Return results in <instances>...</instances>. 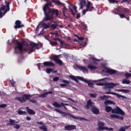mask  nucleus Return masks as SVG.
Here are the masks:
<instances>
[{
  "instance_id": "obj_33",
  "label": "nucleus",
  "mask_w": 131,
  "mask_h": 131,
  "mask_svg": "<svg viewBox=\"0 0 131 131\" xmlns=\"http://www.w3.org/2000/svg\"><path fill=\"white\" fill-rule=\"evenodd\" d=\"M17 113L19 115H26L27 114L26 112L22 111L21 110H18Z\"/></svg>"
},
{
  "instance_id": "obj_26",
  "label": "nucleus",
  "mask_w": 131,
  "mask_h": 131,
  "mask_svg": "<svg viewBox=\"0 0 131 131\" xmlns=\"http://www.w3.org/2000/svg\"><path fill=\"white\" fill-rule=\"evenodd\" d=\"M106 73L110 74L111 75L116 74L117 73V71L113 69H106L105 71Z\"/></svg>"
},
{
  "instance_id": "obj_2",
  "label": "nucleus",
  "mask_w": 131,
  "mask_h": 131,
  "mask_svg": "<svg viewBox=\"0 0 131 131\" xmlns=\"http://www.w3.org/2000/svg\"><path fill=\"white\" fill-rule=\"evenodd\" d=\"M32 97V95L29 94H23L22 96L16 97L14 98V99L19 101L20 103H24L26 102V100H29L30 102L33 103H36L37 101L35 99H30V98Z\"/></svg>"
},
{
  "instance_id": "obj_29",
  "label": "nucleus",
  "mask_w": 131,
  "mask_h": 131,
  "mask_svg": "<svg viewBox=\"0 0 131 131\" xmlns=\"http://www.w3.org/2000/svg\"><path fill=\"white\" fill-rule=\"evenodd\" d=\"M85 4H86L85 0H82V1L80 2V3H79L80 9H83V6Z\"/></svg>"
},
{
  "instance_id": "obj_48",
  "label": "nucleus",
  "mask_w": 131,
  "mask_h": 131,
  "mask_svg": "<svg viewBox=\"0 0 131 131\" xmlns=\"http://www.w3.org/2000/svg\"><path fill=\"white\" fill-rule=\"evenodd\" d=\"M123 3H127L128 5H130V3H129V0H122L121 4H123Z\"/></svg>"
},
{
  "instance_id": "obj_32",
  "label": "nucleus",
  "mask_w": 131,
  "mask_h": 131,
  "mask_svg": "<svg viewBox=\"0 0 131 131\" xmlns=\"http://www.w3.org/2000/svg\"><path fill=\"white\" fill-rule=\"evenodd\" d=\"M122 84H129L130 83V81L127 79H124L122 80Z\"/></svg>"
},
{
  "instance_id": "obj_51",
  "label": "nucleus",
  "mask_w": 131,
  "mask_h": 131,
  "mask_svg": "<svg viewBox=\"0 0 131 131\" xmlns=\"http://www.w3.org/2000/svg\"><path fill=\"white\" fill-rule=\"evenodd\" d=\"M20 125L19 124H16L14 125V126H13V128L16 129H19V128H20Z\"/></svg>"
},
{
  "instance_id": "obj_60",
  "label": "nucleus",
  "mask_w": 131,
  "mask_h": 131,
  "mask_svg": "<svg viewBox=\"0 0 131 131\" xmlns=\"http://www.w3.org/2000/svg\"><path fill=\"white\" fill-rule=\"evenodd\" d=\"M59 77H55V78H53V80L54 81H57L58 80H59Z\"/></svg>"
},
{
  "instance_id": "obj_6",
  "label": "nucleus",
  "mask_w": 131,
  "mask_h": 131,
  "mask_svg": "<svg viewBox=\"0 0 131 131\" xmlns=\"http://www.w3.org/2000/svg\"><path fill=\"white\" fill-rule=\"evenodd\" d=\"M95 10V7L93 6V3L90 1H88L86 5V9L82 10V13L83 15H85L86 12H92Z\"/></svg>"
},
{
  "instance_id": "obj_14",
  "label": "nucleus",
  "mask_w": 131,
  "mask_h": 131,
  "mask_svg": "<svg viewBox=\"0 0 131 131\" xmlns=\"http://www.w3.org/2000/svg\"><path fill=\"white\" fill-rule=\"evenodd\" d=\"M106 94H112L115 96H117V98H119V99H121V100H123L127 99V97L126 96H122L121 95L118 94L117 93H115L113 92H106Z\"/></svg>"
},
{
  "instance_id": "obj_40",
  "label": "nucleus",
  "mask_w": 131,
  "mask_h": 131,
  "mask_svg": "<svg viewBox=\"0 0 131 131\" xmlns=\"http://www.w3.org/2000/svg\"><path fill=\"white\" fill-rule=\"evenodd\" d=\"M45 2H47V3L46 4H45L44 6H43V8L42 9L43 10V8H45L46 7V5H48V4H50V7H52V2H51L50 1H48V0H44Z\"/></svg>"
},
{
  "instance_id": "obj_24",
  "label": "nucleus",
  "mask_w": 131,
  "mask_h": 131,
  "mask_svg": "<svg viewBox=\"0 0 131 131\" xmlns=\"http://www.w3.org/2000/svg\"><path fill=\"white\" fill-rule=\"evenodd\" d=\"M104 105H105L106 106H107L110 104H113V105L115 104V101H113L112 100H110L108 99H106L105 101H104Z\"/></svg>"
},
{
  "instance_id": "obj_36",
  "label": "nucleus",
  "mask_w": 131,
  "mask_h": 131,
  "mask_svg": "<svg viewBox=\"0 0 131 131\" xmlns=\"http://www.w3.org/2000/svg\"><path fill=\"white\" fill-rule=\"evenodd\" d=\"M119 92L124 93L125 94L130 92V90L125 89H120L119 90Z\"/></svg>"
},
{
  "instance_id": "obj_13",
  "label": "nucleus",
  "mask_w": 131,
  "mask_h": 131,
  "mask_svg": "<svg viewBox=\"0 0 131 131\" xmlns=\"http://www.w3.org/2000/svg\"><path fill=\"white\" fill-rule=\"evenodd\" d=\"M94 105V102L92 101V99H89L88 101H87L86 105H84V109H86L88 110L90 109L91 107L92 108L93 106Z\"/></svg>"
},
{
  "instance_id": "obj_1",
  "label": "nucleus",
  "mask_w": 131,
  "mask_h": 131,
  "mask_svg": "<svg viewBox=\"0 0 131 131\" xmlns=\"http://www.w3.org/2000/svg\"><path fill=\"white\" fill-rule=\"evenodd\" d=\"M50 7H51V3H48L43 8L45 15V17L42 20L43 22L51 21V20L54 19V15H56V17H59V10L58 9L51 8Z\"/></svg>"
},
{
  "instance_id": "obj_28",
  "label": "nucleus",
  "mask_w": 131,
  "mask_h": 131,
  "mask_svg": "<svg viewBox=\"0 0 131 131\" xmlns=\"http://www.w3.org/2000/svg\"><path fill=\"white\" fill-rule=\"evenodd\" d=\"M52 3L55 4V5H56L57 6H61V5L63 6L64 5V4L62 3V2L58 0H52Z\"/></svg>"
},
{
  "instance_id": "obj_53",
  "label": "nucleus",
  "mask_w": 131,
  "mask_h": 131,
  "mask_svg": "<svg viewBox=\"0 0 131 131\" xmlns=\"http://www.w3.org/2000/svg\"><path fill=\"white\" fill-rule=\"evenodd\" d=\"M106 83H97L96 85L98 86H104L105 85Z\"/></svg>"
},
{
  "instance_id": "obj_55",
  "label": "nucleus",
  "mask_w": 131,
  "mask_h": 131,
  "mask_svg": "<svg viewBox=\"0 0 131 131\" xmlns=\"http://www.w3.org/2000/svg\"><path fill=\"white\" fill-rule=\"evenodd\" d=\"M77 38L79 40H83L84 39V38L83 37H79V36H77Z\"/></svg>"
},
{
  "instance_id": "obj_15",
  "label": "nucleus",
  "mask_w": 131,
  "mask_h": 131,
  "mask_svg": "<svg viewBox=\"0 0 131 131\" xmlns=\"http://www.w3.org/2000/svg\"><path fill=\"white\" fill-rule=\"evenodd\" d=\"M68 115L70 117L74 119H76V120L79 119L80 121H88V119L84 118L83 117H75L74 115H73L71 114H69Z\"/></svg>"
},
{
  "instance_id": "obj_20",
  "label": "nucleus",
  "mask_w": 131,
  "mask_h": 131,
  "mask_svg": "<svg viewBox=\"0 0 131 131\" xmlns=\"http://www.w3.org/2000/svg\"><path fill=\"white\" fill-rule=\"evenodd\" d=\"M91 112L93 114L99 115L100 113L99 110L96 106H93L91 108Z\"/></svg>"
},
{
  "instance_id": "obj_35",
  "label": "nucleus",
  "mask_w": 131,
  "mask_h": 131,
  "mask_svg": "<svg viewBox=\"0 0 131 131\" xmlns=\"http://www.w3.org/2000/svg\"><path fill=\"white\" fill-rule=\"evenodd\" d=\"M9 123L8 124L9 125H11L12 126L15 125L16 124L15 123V120H12L11 119H9Z\"/></svg>"
},
{
  "instance_id": "obj_8",
  "label": "nucleus",
  "mask_w": 131,
  "mask_h": 131,
  "mask_svg": "<svg viewBox=\"0 0 131 131\" xmlns=\"http://www.w3.org/2000/svg\"><path fill=\"white\" fill-rule=\"evenodd\" d=\"M11 4V2H7V1H5V4L6 6V8L5 10L3 13L2 12H0V18H3L8 12L10 11V4Z\"/></svg>"
},
{
  "instance_id": "obj_9",
  "label": "nucleus",
  "mask_w": 131,
  "mask_h": 131,
  "mask_svg": "<svg viewBox=\"0 0 131 131\" xmlns=\"http://www.w3.org/2000/svg\"><path fill=\"white\" fill-rule=\"evenodd\" d=\"M28 46H30V47H31V50H33V49L35 48H36L37 50H39V49H41V48H42V46L39 45V43H35L33 41H31L29 43H28Z\"/></svg>"
},
{
  "instance_id": "obj_7",
  "label": "nucleus",
  "mask_w": 131,
  "mask_h": 131,
  "mask_svg": "<svg viewBox=\"0 0 131 131\" xmlns=\"http://www.w3.org/2000/svg\"><path fill=\"white\" fill-rule=\"evenodd\" d=\"M69 77L72 80H74L76 82H78V80H81V81H83L84 82H86V83H88L90 82V81H89L88 80L84 79V78L80 77L79 76H75L73 75H70V76H69Z\"/></svg>"
},
{
  "instance_id": "obj_27",
  "label": "nucleus",
  "mask_w": 131,
  "mask_h": 131,
  "mask_svg": "<svg viewBox=\"0 0 131 131\" xmlns=\"http://www.w3.org/2000/svg\"><path fill=\"white\" fill-rule=\"evenodd\" d=\"M40 24H41V25H42L43 29H48V28H50L49 25H47V24H46L42 21H41L40 23Z\"/></svg>"
},
{
  "instance_id": "obj_63",
  "label": "nucleus",
  "mask_w": 131,
  "mask_h": 131,
  "mask_svg": "<svg viewBox=\"0 0 131 131\" xmlns=\"http://www.w3.org/2000/svg\"><path fill=\"white\" fill-rule=\"evenodd\" d=\"M123 119L124 118H123V117H121V116H118L116 119H119V120H123Z\"/></svg>"
},
{
  "instance_id": "obj_44",
  "label": "nucleus",
  "mask_w": 131,
  "mask_h": 131,
  "mask_svg": "<svg viewBox=\"0 0 131 131\" xmlns=\"http://www.w3.org/2000/svg\"><path fill=\"white\" fill-rule=\"evenodd\" d=\"M108 97L106 96V95H104L103 96H100V99L102 101L104 100L105 99H108Z\"/></svg>"
},
{
  "instance_id": "obj_4",
  "label": "nucleus",
  "mask_w": 131,
  "mask_h": 131,
  "mask_svg": "<svg viewBox=\"0 0 131 131\" xmlns=\"http://www.w3.org/2000/svg\"><path fill=\"white\" fill-rule=\"evenodd\" d=\"M29 50H14V53L16 54H18V56L19 57V59L21 60L24 59L25 57L24 56V54L26 53H28L29 54H31L33 52L35 51V50H31L29 52L28 51Z\"/></svg>"
},
{
  "instance_id": "obj_50",
  "label": "nucleus",
  "mask_w": 131,
  "mask_h": 131,
  "mask_svg": "<svg viewBox=\"0 0 131 131\" xmlns=\"http://www.w3.org/2000/svg\"><path fill=\"white\" fill-rule=\"evenodd\" d=\"M124 76L126 78H129V77H131V74L130 73H126L125 74H124Z\"/></svg>"
},
{
  "instance_id": "obj_62",
  "label": "nucleus",
  "mask_w": 131,
  "mask_h": 131,
  "mask_svg": "<svg viewBox=\"0 0 131 131\" xmlns=\"http://www.w3.org/2000/svg\"><path fill=\"white\" fill-rule=\"evenodd\" d=\"M126 129L124 128V127H121L120 129H119V131H125Z\"/></svg>"
},
{
  "instance_id": "obj_58",
  "label": "nucleus",
  "mask_w": 131,
  "mask_h": 131,
  "mask_svg": "<svg viewBox=\"0 0 131 131\" xmlns=\"http://www.w3.org/2000/svg\"><path fill=\"white\" fill-rule=\"evenodd\" d=\"M103 80H104L103 79H98L97 80L94 81V82H102Z\"/></svg>"
},
{
  "instance_id": "obj_47",
  "label": "nucleus",
  "mask_w": 131,
  "mask_h": 131,
  "mask_svg": "<svg viewBox=\"0 0 131 131\" xmlns=\"http://www.w3.org/2000/svg\"><path fill=\"white\" fill-rule=\"evenodd\" d=\"M47 96H48V94H47L46 93H43V94L40 95L39 97L43 98H46Z\"/></svg>"
},
{
  "instance_id": "obj_22",
  "label": "nucleus",
  "mask_w": 131,
  "mask_h": 131,
  "mask_svg": "<svg viewBox=\"0 0 131 131\" xmlns=\"http://www.w3.org/2000/svg\"><path fill=\"white\" fill-rule=\"evenodd\" d=\"M117 84L114 83H105V88L108 89H113V88H115Z\"/></svg>"
},
{
  "instance_id": "obj_61",
  "label": "nucleus",
  "mask_w": 131,
  "mask_h": 131,
  "mask_svg": "<svg viewBox=\"0 0 131 131\" xmlns=\"http://www.w3.org/2000/svg\"><path fill=\"white\" fill-rule=\"evenodd\" d=\"M11 85L13 86L15 84V81L13 80L10 81Z\"/></svg>"
},
{
  "instance_id": "obj_45",
  "label": "nucleus",
  "mask_w": 131,
  "mask_h": 131,
  "mask_svg": "<svg viewBox=\"0 0 131 131\" xmlns=\"http://www.w3.org/2000/svg\"><path fill=\"white\" fill-rule=\"evenodd\" d=\"M53 70V69L48 68L46 70V72L47 74H50L51 72H52Z\"/></svg>"
},
{
  "instance_id": "obj_16",
  "label": "nucleus",
  "mask_w": 131,
  "mask_h": 131,
  "mask_svg": "<svg viewBox=\"0 0 131 131\" xmlns=\"http://www.w3.org/2000/svg\"><path fill=\"white\" fill-rule=\"evenodd\" d=\"M64 129L67 131L76 129V126L75 125H67L64 126Z\"/></svg>"
},
{
  "instance_id": "obj_19",
  "label": "nucleus",
  "mask_w": 131,
  "mask_h": 131,
  "mask_svg": "<svg viewBox=\"0 0 131 131\" xmlns=\"http://www.w3.org/2000/svg\"><path fill=\"white\" fill-rule=\"evenodd\" d=\"M76 67H77V69H79L80 71H81L83 73L89 72V70L86 69V68L85 67L77 65L76 66Z\"/></svg>"
},
{
  "instance_id": "obj_3",
  "label": "nucleus",
  "mask_w": 131,
  "mask_h": 131,
  "mask_svg": "<svg viewBox=\"0 0 131 131\" xmlns=\"http://www.w3.org/2000/svg\"><path fill=\"white\" fill-rule=\"evenodd\" d=\"M16 41L14 50H26V49H24V47L28 46V42L24 40H22L21 41L16 40Z\"/></svg>"
},
{
  "instance_id": "obj_41",
  "label": "nucleus",
  "mask_w": 131,
  "mask_h": 131,
  "mask_svg": "<svg viewBox=\"0 0 131 131\" xmlns=\"http://www.w3.org/2000/svg\"><path fill=\"white\" fill-rule=\"evenodd\" d=\"M14 42H15V40H14V39H12V40H8V41H7V43L9 46H12V43H14Z\"/></svg>"
},
{
  "instance_id": "obj_5",
  "label": "nucleus",
  "mask_w": 131,
  "mask_h": 131,
  "mask_svg": "<svg viewBox=\"0 0 131 131\" xmlns=\"http://www.w3.org/2000/svg\"><path fill=\"white\" fill-rule=\"evenodd\" d=\"M105 124L104 122H101L100 121H98V123H97L98 127L97 128V130L102 131L104 130H106L107 131H113V127L108 128V127H104L105 126Z\"/></svg>"
},
{
  "instance_id": "obj_30",
  "label": "nucleus",
  "mask_w": 131,
  "mask_h": 131,
  "mask_svg": "<svg viewBox=\"0 0 131 131\" xmlns=\"http://www.w3.org/2000/svg\"><path fill=\"white\" fill-rule=\"evenodd\" d=\"M88 68L89 69H90V70H95L97 69V67L94 66L93 64H89L88 65Z\"/></svg>"
},
{
  "instance_id": "obj_31",
  "label": "nucleus",
  "mask_w": 131,
  "mask_h": 131,
  "mask_svg": "<svg viewBox=\"0 0 131 131\" xmlns=\"http://www.w3.org/2000/svg\"><path fill=\"white\" fill-rule=\"evenodd\" d=\"M58 27V24L56 22L54 23V24H51L50 26V27L51 28H53V30H55V29H57V27Z\"/></svg>"
},
{
  "instance_id": "obj_23",
  "label": "nucleus",
  "mask_w": 131,
  "mask_h": 131,
  "mask_svg": "<svg viewBox=\"0 0 131 131\" xmlns=\"http://www.w3.org/2000/svg\"><path fill=\"white\" fill-rule=\"evenodd\" d=\"M55 111L57 112L58 113H59L60 114H62V116L66 117L67 116H68L69 114H70V113L67 114L65 112L62 111L61 110L57 108L55 109Z\"/></svg>"
},
{
  "instance_id": "obj_43",
  "label": "nucleus",
  "mask_w": 131,
  "mask_h": 131,
  "mask_svg": "<svg viewBox=\"0 0 131 131\" xmlns=\"http://www.w3.org/2000/svg\"><path fill=\"white\" fill-rule=\"evenodd\" d=\"M50 43L52 46V47H54V46H57V45H58V42L56 41H50Z\"/></svg>"
},
{
  "instance_id": "obj_42",
  "label": "nucleus",
  "mask_w": 131,
  "mask_h": 131,
  "mask_svg": "<svg viewBox=\"0 0 131 131\" xmlns=\"http://www.w3.org/2000/svg\"><path fill=\"white\" fill-rule=\"evenodd\" d=\"M6 8H7V6L4 5H1V7H0V12H2V11H5V10H6Z\"/></svg>"
},
{
  "instance_id": "obj_17",
  "label": "nucleus",
  "mask_w": 131,
  "mask_h": 131,
  "mask_svg": "<svg viewBox=\"0 0 131 131\" xmlns=\"http://www.w3.org/2000/svg\"><path fill=\"white\" fill-rule=\"evenodd\" d=\"M15 25L14 28L15 29H19V28H22V27H24V25H21V21L19 20H17L15 23Z\"/></svg>"
},
{
  "instance_id": "obj_49",
  "label": "nucleus",
  "mask_w": 131,
  "mask_h": 131,
  "mask_svg": "<svg viewBox=\"0 0 131 131\" xmlns=\"http://www.w3.org/2000/svg\"><path fill=\"white\" fill-rule=\"evenodd\" d=\"M88 84V86L89 88H93L94 84L93 83L89 82V83H87Z\"/></svg>"
},
{
  "instance_id": "obj_25",
  "label": "nucleus",
  "mask_w": 131,
  "mask_h": 131,
  "mask_svg": "<svg viewBox=\"0 0 131 131\" xmlns=\"http://www.w3.org/2000/svg\"><path fill=\"white\" fill-rule=\"evenodd\" d=\"M26 110L28 114L30 115H35V112L33 111V110H31V108H29V107H26Z\"/></svg>"
},
{
  "instance_id": "obj_39",
  "label": "nucleus",
  "mask_w": 131,
  "mask_h": 131,
  "mask_svg": "<svg viewBox=\"0 0 131 131\" xmlns=\"http://www.w3.org/2000/svg\"><path fill=\"white\" fill-rule=\"evenodd\" d=\"M92 60L94 61H93V63L96 64H98L96 61H101V59H96V58H93V59H92Z\"/></svg>"
},
{
  "instance_id": "obj_11",
  "label": "nucleus",
  "mask_w": 131,
  "mask_h": 131,
  "mask_svg": "<svg viewBox=\"0 0 131 131\" xmlns=\"http://www.w3.org/2000/svg\"><path fill=\"white\" fill-rule=\"evenodd\" d=\"M68 106V104H64L63 103H60V104L57 101H54L53 103V106H55V108H62L63 107L65 110H68V108L65 106Z\"/></svg>"
},
{
  "instance_id": "obj_38",
  "label": "nucleus",
  "mask_w": 131,
  "mask_h": 131,
  "mask_svg": "<svg viewBox=\"0 0 131 131\" xmlns=\"http://www.w3.org/2000/svg\"><path fill=\"white\" fill-rule=\"evenodd\" d=\"M39 129L43 131H48V128H47L45 125L39 127Z\"/></svg>"
},
{
  "instance_id": "obj_54",
  "label": "nucleus",
  "mask_w": 131,
  "mask_h": 131,
  "mask_svg": "<svg viewBox=\"0 0 131 131\" xmlns=\"http://www.w3.org/2000/svg\"><path fill=\"white\" fill-rule=\"evenodd\" d=\"M7 106L6 104H0V108H6Z\"/></svg>"
},
{
  "instance_id": "obj_52",
  "label": "nucleus",
  "mask_w": 131,
  "mask_h": 131,
  "mask_svg": "<svg viewBox=\"0 0 131 131\" xmlns=\"http://www.w3.org/2000/svg\"><path fill=\"white\" fill-rule=\"evenodd\" d=\"M90 97L93 98H97V94H94L91 93Z\"/></svg>"
},
{
  "instance_id": "obj_10",
  "label": "nucleus",
  "mask_w": 131,
  "mask_h": 131,
  "mask_svg": "<svg viewBox=\"0 0 131 131\" xmlns=\"http://www.w3.org/2000/svg\"><path fill=\"white\" fill-rule=\"evenodd\" d=\"M53 40H58V41H60V46L63 48V49H69V44L65 43V42L61 40L59 38H53Z\"/></svg>"
},
{
  "instance_id": "obj_34",
  "label": "nucleus",
  "mask_w": 131,
  "mask_h": 131,
  "mask_svg": "<svg viewBox=\"0 0 131 131\" xmlns=\"http://www.w3.org/2000/svg\"><path fill=\"white\" fill-rule=\"evenodd\" d=\"M37 66L38 67V69L39 70H41V68H43L44 67H46V66H44L43 63H38Z\"/></svg>"
},
{
  "instance_id": "obj_12",
  "label": "nucleus",
  "mask_w": 131,
  "mask_h": 131,
  "mask_svg": "<svg viewBox=\"0 0 131 131\" xmlns=\"http://www.w3.org/2000/svg\"><path fill=\"white\" fill-rule=\"evenodd\" d=\"M112 113L116 114H121V115L122 116L125 115V113L122 110H121V108H119L118 106H117V107L113 109Z\"/></svg>"
},
{
  "instance_id": "obj_46",
  "label": "nucleus",
  "mask_w": 131,
  "mask_h": 131,
  "mask_svg": "<svg viewBox=\"0 0 131 131\" xmlns=\"http://www.w3.org/2000/svg\"><path fill=\"white\" fill-rule=\"evenodd\" d=\"M118 115H114V114H112L110 115V117L111 118H113V119H117V118L118 117Z\"/></svg>"
},
{
  "instance_id": "obj_37",
  "label": "nucleus",
  "mask_w": 131,
  "mask_h": 131,
  "mask_svg": "<svg viewBox=\"0 0 131 131\" xmlns=\"http://www.w3.org/2000/svg\"><path fill=\"white\" fill-rule=\"evenodd\" d=\"M113 108L111 106H106L105 107V111L106 113H110L111 111L112 112Z\"/></svg>"
},
{
  "instance_id": "obj_57",
  "label": "nucleus",
  "mask_w": 131,
  "mask_h": 131,
  "mask_svg": "<svg viewBox=\"0 0 131 131\" xmlns=\"http://www.w3.org/2000/svg\"><path fill=\"white\" fill-rule=\"evenodd\" d=\"M119 16H120V18H125V14H119Z\"/></svg>"
},
{
  "instance_id": "obj_18",
  "label": "nucleus",
  "mask_w": 131,
  "mask_h": 131,
  "mask_svg": "<svg viewBox=\"0 0 131 131\" xmlns=\"http://www.w3.org/2000/svg\"><path fill=\"white\" fill-rule=\"evenodd\" d=\"M58 56H55L54 58H53V60L54 61H55L56 64H57L58 66H63V61H62V60H61L60 59H59V58H58Z\"/></svg>"
},
{
  "instance_id": "obj_21",
  "label": "nucleus",
  "mask_w": 131,
  "mask_h": 131,
  "mask_svg": "<svg viewBox=\"0 0 131 131\" xmlns=\"http://www.w3.org/2000/svg\"><path fill=\"white\" fill-rule=\"evenodd\" d=\"M43 64H44L45 67H51L55 66L54 63L52 62L51 61H45L43 62Z\"/></svg>"
},
{
  "instance_id": "obj_59",
  "label": "nucleus",
  "mask_w": 131,
  "mask_h": 131,
  "mask_svg": "<svg viewBox=\"0 0 131 131\" xmlns=\"http://www.w3.org/2000/svg\"><path fill=\"white\" fill-rule=\"evenodd\" d=\"M62 82H63L64 83H66V84H70V81H68L66 80H62Z\"/></svg>"
},
{
  "instance_id": "obj_64",
  "label": "nucleus",
  "mask_w": 131,
  "mask_h": 131,
  "mask_svg": "<svg viewBox=\"0 0 131 131\" xmlns=\"http://www.w3.org/2000/svg\"><path fill=\"white\" fill-rule=\"evenodd\" d=\"M79 18H80V13H77L76 19H79Z\"/></svg>"
},
{
  "instance_id": "obj_56",
  "label": "nucleus",
  "mask_w": 131,
  "mask_h": 131,
  "mask_svg": "<svg viewBox=\"0 0 131 131\" xmlns=\"http://www.w3.org/2000/svg\"><path fill=\"white\" fill-rule=\"evenodd\" d=\"M70 11H71V15H72L73 16H75V13H74V12L73 11V10H72V9L70 8Z\"/></svg>"
}]
</instances>
